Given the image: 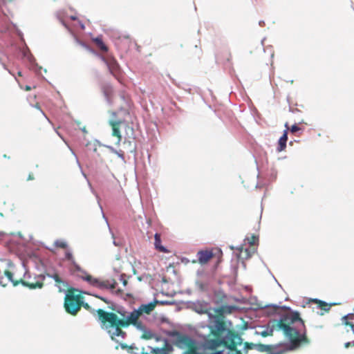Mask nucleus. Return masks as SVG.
Segmentation results:
<instances>
[{"label": "nucleus", "instance_id": "72a5a7b5", "mask_svg": "<svg viewBox=\"0 0 354 354\" xmlns=\"http://www.w3.org/2000/svg\"><path fill=\"white\" fill-rule=\"evenodd\" d=\"M66 257L67 259L71 260L73 257V255L71 253H67Z\"/></svg>", "mask_w": 354, "mask_h": 354}, {"label": "nucleus", "instance_id": "393cba45", "mask_svg": "<svg viewBox=\"0 0 354 354\" xmlns=\"http://www.w3.org/2000/svg\"><path fill=\"white\" fill-rule=\"evenodd\" d=\"M248 241L250 245H254L258 241V237L255 235H252L250 238L248 239Z\"/></svg>", "mask_w": 354, "mask_h": 354}, {"label": "nucleus", "instance_id": "c85d7f7f", "mask_svg": "<svg viewBox=\"0 0 354 354\" xmlns=\"http://www.w3.org/2000/svg\"><path fill=\"white\" fill-rule=\"evenodd\" d=\"M237 346L238 345H236L235 346L234 351V350L232 351L230 348H227L229 349V351H228L227 354H243L241 351L237 349V348H236Z\"/></svg>", "mask_w": 354, "mask_h": 354}, {"label": "nucleus", "instance_id": "9d476101", "mask_svg": "<svg viewBox=\"0 0 354 354\" xmlns=\"http://www.w3.org/2000/svg\"><path fill=\"white\" fill-rule=\"evenodd\" d=\"M273 346L272 345H266L263 344H254L252 342H245L243 344V351L245 354L248 353L249 350H257L259 352H267L270 351Z\"/></svg>", "mask_w": 354, "mask_h": 354}, {"label": "nucleus", "instance_id": "c756f323", "mask_svg": "<svg viewBox=\"0 0 354 354\" xmlns=\"http://www.w3.org/2000/svg\"><path fill=\"white\" fill-rule=\"evenodd\" d=\"M301 129L297 125L294 124L290 128H289V130L292 133H295L296 132L299 131Z\"/></svg>", "mask_w": 354, "mask_h": 354}, {"label": "nucleus", "instance_id": "58836bf2", "mask_svg": "<svg viewBox=\"0 0 354 354\" xmlns=\"http://www.w3.org/2000/svg\"><path fill=\"white\" fill-rule=\"evenodd\" d=\"M17 75H18V76H21V75H22L21 72V71H19V72L17 73Z\"/></svg>", "mask_w": 354, "mask_h": 354}, {"label": "nucleus", "instance_id": "20e7f679", "mask_svg": "<svg viewBox=\"0 0 354 354\" xmlns=\"http://www.w3.org/2000/svg\"><path fill=\"white\" fill-rule=\"evenodd\" d=\"M277 326L283 330L293 345L298 346L301 343H309L304 322L298 312H292L283 315L278 321Z\"/></svg>", "mask_w": 354, "mask_h": 354}, {"label": "nucleus", "instance_id": "ddd939ff", "mask_svg": "<svg viewBox=\"0 0 354 354\" xmlns=\"http://www.w3.org/2000/svg\"><path fill=\"white\" fill-rule=\"evenodd\" d=\"M285 127L286 128V129L284 130L283 135L280 137L278 141V145L277 148V151L278 152H281L284 151L286 148V142L288 140V131L289 130L288 124L287 122L285 124Z\"/></svg>", "mask_w": 354, "mask_h": 354}, {"label": "nucleus", "instance_id": "5701e85b", "mask_svg": "<svg viewBox=\"0 0 354 354\" xmlns=\"http://www.w3.org/2000/svg\"><path fill=\"white\" fill-rule=\"evenodd\" d=\"M343 323L346 327L348 326L350 328V330H352L354 333V324L349 322L347 320L346 316L343 317Z\"/></svg>", "mask_w": 354, "mask_h": 354}, {"label": "nucleus", "instance_id": "412c9836", "mask_svg": "<svg viewBox=\"0 0 354 354\" xmlns=\"http://www.w3.org/2000/svg\"><path fill=\"white\" fill-rule=\"evenodd\" d=\"M48 276L55 280L56 282L57 286L59 287V288H61L60 284L63 283L62 279L59 277V274L57 273H54L53 274H48Z\"/></svg>", "mask_w": 354, "mask_h": 354}, {"label": "nucleus", "instance_id": "aec40b11", "mask_svg": "<svg viewBox=\"0 0 354 354\" xmlns=\"http://www.w3.org/2000/svg\"><path fill=\"white\" fill-rule=\"evenodd\" d=\"M93 41L97 45V46L103 52L108 51V47L104 43L101 37H96L93 39Z\"/></svg>", "mask_w": 354, "mask_h": 354}, {"label": "nucleus", "instance_id": "1a4fd4ad", "mask_svg": "<svg viewBox=\"0 0 354 354\" xmlns=\"http://www.w3.org/2000/svg\"><path fill=\"white\" fill-rule=\"evenodd\" d=\"M112 104H114L121 111H128L131 107V99L124 91L120 93L118 97L113 99Z\"/></svg>", "mask_w": 354, "mask_h": 354}, {"label": "nucleus", "instance_id": "c9c22d12", "mask_svg": "<svg viewBox=\"0 0 354 354\" xmlns=\"http://www.w3.org/2000/svg\"><path fill=\"white\" fill-rule=\"evenodd\" d=\"M226 54H227V61H230V59L232 58L231 54L230 53H228V52H226Z\"/></svg>", "mask_w": 354, "mask_h": 354}, {"label": "nucleus", "instance_id": "ea45409f", "mask_svg": "<svg viewBox=\"0 0 354 354\" xmlns=\"http://www.w3.org/2000/svg\"><path fill=\"white\" fill-rule=\"evenodd\" d=\"M112 115H113V117H115V116H116V113H115V112H113V113H112Z\"/></svg>", "mask_w": 354, "mask_h": 354}, {"label": "nucleus", "instance_id": "79ce46f5", "mask_svg": "<svg viewBox=\"0 0 354 354\" xmlns=\"http://www.w3.org/2000/svg\"><path fill=\"white\" fill-rule=\"evenodd\" d=\"M96 150H97V149H96V147H95V148L93 149V151H96Z\"/></svg>", "mask_w": 354, "mask_h": 354}, {"label": "nucleus", "instance_id": "bb28decb", "mask_svg": "<svg viewBox=\"0 0 354 354\" xmlns=\"http://www.w3.org/2000/svg\"><path fill=\"white\" fill-rule=\"evenodd\" d=\"M55 245L60 248H66L67 247V244L65 242L61 241H56Z\"/></svg>", "mask_w": 354, "mask_h": 354}, {"label": "nucleus", "instance_id": "423d86ee", "mask_svg": "<svg viewBox=\"0 0 354 354\" xmlns=\"http://www.w3.org/2000/svg\"><path fill=\"white\" fill-rule=\"evenodd\" d=\"M3 273L7 277L8 280L12 283L14 286H17L19 283L22 284L24 286L28 287L30 289L41 288L44 286V281L45 279V277L41 274L38 276V278L41 279L40 281H37L36 282H30L23 279H20L19 280H15L13 278L12 272L8 270H4Z\"/></svg>", "mask_w": 354, "mask_h": 354}, {"label": "nucleus", "instance_id": "6e6552de", "mask_svg": "<svg viewBox=\"0 0 354 354\" xmlns=\"http://www.w3.org/2000/svg\"><path fill=\"white\" fill-rule=\"evenodd\" d=\"M99 56L102 61L106 65L110 73L118 80L121 73V69L116 59L112 56Z\"/></svg>", "mask_w": 354, "mask_h": 354}, {"label": "nucleus", "instance_id": "f3484780", "mask_svg": "<svg viewBox=\"0 0 354 354\" xmlns=\"http://www.w3.org/2000/svg\"><path fill=\"white\" fill-rule=\"evenodd\" d=\"M310 302L316 304L317 307L324 312H328L330 309L331 306L326 302L317 299H310Z\"/></svg>", "mask_w": 354, "mask_h": 354}, {"label": "nucleus", "instance_id": "473e14b6", "mask_svg": "<svg viewBox=\"0 0 354 354\" xmlns=\"http://www.w3.org/2000/svg\"><path fill=\"white\" fill-rule=\"evenodd\" d=\"M35 179V177H34V175L32 173H30L28 176V178H27V180H32Z\"/></svg>", "mask_w": 354, "mask_h": 354}, {"label": "nucleus", "instance_id": "a878e982", "mask_svg": "<svg viewBox=\"0 0 354 354\" xmlns=\"http://www.w3.org/2000/svg\"><path fill=\"white\" fill-rule=\"evenodd\" d=\"M260 335L263 337L272 335V330H263L260 333Z\"/></svg>", "mask_w": 354, "mask_h": 354}, {"label": "nucleus", "instance_id": "9b49d317", "mask_svg": "<svg viewBox=\"0 0 354 354\" xmlns=\"http://www.w3.org/2000/svg\"><path fill=\"white\" fill-rule=\"evenodd\" d=\"M123 122L122 120H110L109 121V124L111 126L112 129L111 135L113 137H115L118 140V143L119 144L122 140V135L120 132V126Z\"/></svg>", "mask_w": 354, "mask_h": 354}, {"label": "nucleus", "instance_id": "4c0bfd02", "mask_svg": "<svg viewBox=\"0 0 354 354\" xmlns=\"http://www.w3.org/2000/svg\"><path fill=\"white\" fill-rule=\"evenodd\" d=\"M210 354H223V351H215V352L212 353Z\"/></svg>", "mask_w": 354, "mask_h": 354}, {"label": "nucleus", "instance_id": "7c9ffc66", "mask_svg": "<svg viewBox=\"0 0 354 354\" xmlns=\"http://www.w3.org/2000/svg\"><path fill=\"white\" fill-rule=\"evenodd\" d=\"M114 152L119 156L122 159H124V152L122 151H117L115 150H114Z\"/></svg>", "mask_w": 354, "mask_h": 354}, {"label": "nucleus", "instance_id": "6ab92c4d", "mask_svg": "<svg viewBox=\"0 0 354 354\" xmlns=\"http://www.w3.org/2000/svg\"><path fill=\"white\" fill-rule=\"evenodd\" d=\"M99 284L97 285L96 287L100 288H108V289H114L115 288L116 282L113 281V283H111L109 280L106 281H100L99 279Z\"/></svg>", "mask_w": 354, "mask_h": 354}, {"label": "nucleus", "instance_id": "2f4dec72", "mask_svg": "<svg viewBox=\"0 0 354 354\" xmlns=\"http://www.w3.org/2000/svg\"><path fill=\"white\" fill-rule=\"evenodd\" d=\"M95 297L97 298H99L100 299H101L102 301H103L104 302H105L106 304H110L111 302L109 301H108L106 298L103 297H100V296H97V295H95Z\"/></svg>", "mask_w": 354, "mask_h": 354}, {"label": "nucleus", "instance_id": "4468645a", "mask_svg": "<svg viewBox=\"0 0 354 354\" xmlns=\"http://www.w3.org/2000/svg\"><path fill=\"white\" fill-rule=\"evenodd\" d=\"M102 91L106 100L111 103L113 100V88L110 84H104L102 86Z\"/></svg>", "mask_w": 354, "mask_h": 354}, {"label": "nucleus", "instance_id": "e433bc0d", "mask_svg": "<svg viewBox=\"0 0 354 354\" xmlns=\"http://www.w3.org/2000/svg\"><path fill=\"white\" fill-rule=\"evenodd\" d=\"M24 90L26 91H29L31 90V87L30 86H26L25 88H24Z\"/></svg>", "mask_w": 354, "mask_h": 354}, {"label": "nucleus", "instance_id": "39448f33", "mask_svg": "<svg viewBox=\"0 0 354 354\" xmlns=\"http://www.w3.org/2000/svg\"><path fill=\"white\" fill-rule=\"evenodd\" d=\"M84 297L82 292L75 288H68L65 297L64 307L67 313L75 316L82 306Z\"/></svg>", "mask_w": 354, "mask_h": 354}, {"label": "nucleus", "instance_id": "b1692460", "mask_svg": "<svg viewBox=\"0 0 354 354\" xmlns=\"http://www.w3.org/2000/svg\"><path fill=\"white\" fill-rule=\"evenodd\" d=\"M82 307H83L86 310H88L92 314H95V313L97 314V310H95L94 309H93L88 303H84V299H82Z\"/></svg>", "mask_w": 354, "mask_h": 354}, {"label": "nucleus", "instance_id": "f257e3e1", "mask_svg": "<svg viewBox=\"0 0 354 354\" xmlns=\"http://www.w3.org/2000/svg\"><path fill=\"white\" fill-rule=\"evenodd\" d=\"M233 306H221L217 308H212L205 302H198L195 305L194 310L198 314H206L208 315L209 322V335L214 337L213 339H208L205 341V347L210 350H215L220 346L235 349L236 345L242 344L241 336L234 330L227 328L224 321V313H231Z\"/></svg>", "mask_w": 354, "mask_h": 354}, {"label": "nucleus", "instance_id": "cd10ccee", "mask_svg": "<svg viewBox=\"0 0 354 354\" xmlns=\"http://www.w3.org/2000/svg\"><path fill=\"white\" fill-rule=\"evenodd\" d=\"M77 125L79 127V129L84 133V134H87L88 133V131L86 129V126L84 125H82V123L80 122H77Z\"/></svg>", "mask_w": 354, "mask_h": 354}, {"label": "nucleus", "instance_id": "f03ea898", "mask_svg": "<svg viewBox=\"0 0 354 354\" xmlns=\"http://www.w3.org/2000/svg\"><path fill=\"white\" fill-rule=\"evenodd\" d=\"M109 308L111 312H106L100 308L97 310V313L101 327L108 331L112 339L115 337L124 338L127 333L122 330V328L131 325L142 331L146 329L142 322L139 321L140 313L128 312L124 308L113 304L109 306Z\"/></svg>", "mask_w": 354, "mask_h": 354}, {"label": "nucleus", "instance_id": "4be33fe9", "mask_svg": "<svg viewBox=\"0 0 354 354\" xmlns=\"http://www.w3.org/2000/svg\"><path fill=\"white\" fill-rule=\"evenodd\" d=\"M154 335L150 331L146 329L143 331L141 338L144 339H151L153 337Z\"/></svg>", "mask_w": 354, "mask_h": 354}, {"label": "nucleus", "instance_id": "a211bd4d", "mask_svg": "<svg viewBox=\"0 0 354 354\" xmlns=\"http://www.w3.org/2000/svg\"><path fill=\"white\" fill-rule=\"evenodd\" d=\"M154 239H155V241H154V245H155V248L156 249H157L158 251L161 252H167V250L161 244V239H160V235L158 233H156L154 236Z\"/></svg>", "mask_w": 354, "mask_h": 354}, {"label": "nucleus", "instance_id": "f8f14e48", "mask_svg": "<svg viewBox=\"0 0 354 354\" xmlns=\"http://www.w3.org/2000/svg\"><path fill=\"white\" fill-rule=\"evenodd\" d=\"M214 257V254L211 250H200L197 253L198 262L204 265L206 264Z\"/></svg>", "mask_w": 354, "mask_h": 354}, {"label": "nucleus", "instance_id": "f704fd0d", "mask_svg": "<svg viewBox=\"0 0 354 354\" xmlns=\"http://www.w3.org/2000/svg\"><path fill=\"white\" fill-rule=\"evenodd\" d=\"M351 345H352V344L351 342H346V343H345L344 346H345V348H348ZM353 346H354V343L353 344Z\"/></svg>", "mask_w": 354, "mask_h": 354}, {"label": "nucleus", "instance_id": "7ed1b4c3", "mask_svg": "<svg viewBox=\"0 0 354 354\" xmlns=\"http://www.w3.org/2000/svg\"><path fill=\"white\" fill-rule=\"evenodd\" d=\"M109 308L111 312H106L100 308L97 310V313L101 327L108 331L112 339L115 337L124 338L127 333L122 330V328L131 325L142 331L146 329L142 322L139 321L140 313L128 312L124 308L113 304L109 306Z\"/></svg>", "mask_w": 354, "mask_h": 354}, {"label": "nucleus", "instance_id": "dca6fc26", "mask_svg": "<svg viewBox=\"0 0 354 354\" xmlns=\"http://www.w3.org/2000/svg\"><path fill=\"white\" fill-rule=\"evenodd\" d=\"M81 278L88 282L90 285L96 287L99 283V279L93 277L90 274H88L86 272H83L82 275H81Z\"/></svg>", "mask_w": 354, "mask_h": 354}, {"label": "nucleus", "instance_id": "2eb2a0df", "mask_svg": "<svg viewBox=\"0 0 354 354\" xmlns=\"http://www.w3.org/2000/svg\"><path fill=\"white\" fill-rule=\"evenodd\" d=\"M156 307V303L151 302L147 304L141 305L138 309L133 310L132 312H138L140 313V316L143 313L149 314Z\"/></svg>", "mask_w": 354, "mask_h": 354}, {"label": "nucleus", "instance_id": "a19ab883", "mask_svg": "<svg viewBox=\"0 0 354 354\" xmlns=\"http://www.w3.org/2000/svg\"><path fill=\"white\" fill-rule=\"evenodd\" d=\"M125 38H127V39H130L129 36H127Z\"/></svg>", "mask_w": 354, "mask_h": 354}, {"label": "nucleus", "instance_id": "0eeeda50", "mask_svg": "<svg viewBox=\"0 0 354 354\" xmlns=\"http://www.w3.org/2000/svg\"><path fill=\"white\" fill-rule=\"evenodd\" d=\"M177 346L187 348V353L196 354V346L194 340L187 335L179 334L176 339Z\"/></svg>", "mask_w": 354, "mask_h": 354}]
</instances>
